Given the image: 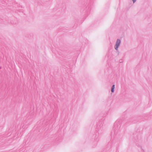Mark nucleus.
I'll return each mask as SVG.
<instances>
[{"label":"nucleus","instance_id":"nucleus-1","mask_svg":"<svg viewBox=\"0 0 152 152\" xmlns=\"http://www.w3.org/2000/svg\"><path fill=\"white\" fill-rule=\"evenodd\" d=\"M121 43V41L119 39L117 40L116 44L115 46V49L117 50Z\"/></svg>","mask_w":152,"mask_h":152},{"label":"nucleus","instance_id":"nucleus-2","mask_svg":"<svg viewBox=\"0 0 152 152\" xmlns=\"http://www.w3.org/2000/svg\"><path fill=\"white\" fill-rule=\"evenodd\" d=\"M114 88H115V85H113L112 87V89H111V92H114Z\"/></svg>","mask_w":152,"mask_h":152},{"label":"nucleus","instance_id":"nucleus-3","mask_svg":"<svg viewBox=\"0 0 152 152\" xmlns=\"http://www.w3.org/2000/svg\"><path fill=\"white\" fill-rule=\"evenodd\" d=\"M136 0H132V1H133L134 3L136 1Z\"/></svg>","mask_w":152,"mask_h":152}]
</instances>
